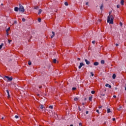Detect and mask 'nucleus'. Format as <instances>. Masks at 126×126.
<instances>
[{
	"label": "nucleus",
	"instance_id": "c9c22d12",
	"mask_svg": "<svg viewBox=\"0 0 126 126\" xmlns=\"http://www.w3.org/2000/svg\"><path fill=\"white\" fill-rule=\"evenodd\" d=\"M120 26H123V23L120 22Z\"/></svg>",
	"mask_w": 126,
	"mask_h": 126
},
{
	"label": "nucleus",
	"instance_id": "f257e3e1",
	"mask_svg": "<svg viewBox=\"0 0 126 126\" xmlns=\"http://www.w3.org/2000/svg\"><path fill=\"white\" fill-rule=\"evenodd\" d=\"M109 16L107 17V23L114 24V16L111 15V12H109Z\"/></svg>",
	"mask_w": 126,
	"mask_h": 126
},
{
	"label": "nucleus",
	"instance_id": "f704fd0d",
	"mask_svg": "<svg viewBox=\"0 0 126 126\" xmlns=\"http://www.w3.org/2000/svg\"><path fill=\"white\" fill-rule=\"evenodd\" d=\"M117 8H120V5H117Z\"/></svg>",
	"mask_w": 126,
	"mask_h": 126
},
{
	"label": "nucleus",
	"instance_id": "1a4fd4ad",
	"mask_svg": "<svg viewBox=\"0 0 126 126\" xmlns=\"http://www.w3.org/2000/svg\"><path fill=\"white\" fill-rule=\"evenodd\" d=\"M94 65H95V66H97V65H99V62H94Z\"/></svg>",
	"mask_w": 126,
	"mask_h": 126
},
{
	"label": "nucleus",
	"instance_id": "f3484780",
	"mask_svg": "<svg viewBox=\"0 0 126 126\" xmlns=\"http://www.w3.org/2000/svg\"><path fill=\"white\" fill-rule=\"evenodd\" d=\"M122 109H123V107L120 106L119 108H118L117 109V110H118V111H121V110H122Z\"/></svg>",
	"mask_w": 126,
	"mask_h": 126
},
{
	"label": "nucleus",
	"instance_id": "de8ad7c7",
	"mask_svg": "<svg viewBox=\"0 0 126 126\" xmlns=\"http://www.w3.org/2000/svg\"><path fill=\"white\" fill-rule=\"evenodd\" d=\"M39 88L40 89H41V88H42V86L39 87Z\"/></svg>",
	"mask_w": 126,
	"mask_h": 126
},
{
	"label": "nucleus",
	"instance_id": "20e7f679",
	"mask_svg": "<svg viewBox=\"0 0 126 126\" xmlns=\"http://www.w3.org/2000/svg\"><path fill=\"white\" fill-rule=\"evenodd\" d=\"M83 65H84V63H80V65L79 66L78 68L80 69V68H81Z\"/></svg>",
	"mask_w": 126,
	"mask_h": 126
},
{
	"label": "nucleus",
	"instance_id": "5fc2aeb1",
	"mask_svg": "<svg viewBox=\"0 0 126 126\" xmlns=\"http://www.w3.org/2000/svg\"><path fill=\"white\" fill-rule=\"evenodd\" d=\"M1 5H3V4L2 3L1 4Z\"/></svg>",
	"mask_w": 126,
	"mask_h": 126
},
{
	"label": "nucleus",
	"instance_id": "aec40b11",
	"mask_svg": "<svg viewBox=\"0 0 126 126\" xmlns=\"http://www.w3.org/2000/svg\"><path fill=\"white\" fill-rule=\"evenodd\" d=\"M28 64L29 65H31V64H32V62H31V61H29Z\"/></svg>",
	"mask_w": 126,
	"mask_h": 126
},
{
	"label": "nucleus",
	"instance_id": "0eeeda50",
	"mask_svg": "<svg viewBox=\"0 0 126 126\" xmlns=\"http://www.w3.org/2000/svg\"><path fill=\"white\" fill-rule=\"evenodd\" d=\"M106 87H109V88H112V86L110 85L109 84H106L105 85Z\"/></svg>",
	"mask_w": 126,
	"mask_h": 126
},
{
	"label": "nucleus",
	"instance_id": "2f4dec72",
	"mask_svg": "<svg viewBox=\"0 0 126 126\" xmlns=\"http://www.w3.org/2000/svg\"><path fill=\"white\" fill-rule=\"evenodd\" d=\"M86 5L89 6V3L88 2H87L86 3Z\"/></svg>",
	"mask_w": 126,
	"mask_h": 126
},
{
	"label": "nucleus",
	"instance_id": "3c124183",
	"mask_svg": "<svg viewBox=\"0 0 126 126\" xmlns=\"http://www.w3.org/2000/svg\"><path fill=\"white\" fill-rule=\"evenodd\" d=\"M101 95L102 96H105V94H102Z\"/></svg>",
	"mask_w": 126,
	"mask_h": 126
},
{
	"label": "nucleus",
	"instance_id": "58836bf2",
	"mask_svg": "<svg viewBox=\"0 0 126 126\" xmlns=\"http://www.w3.org/2000/svg\"><path fill=\"white\" fill-rule=\"evenodd\" d=\"M89 113V112L88 111H86V114H87V115H88V114Z\"/></svg>",
	"mask_w": 126,
	"mask_h": 126
},
{
	"label": "nucleus",
	"instance_id": "f8f14e48",
	"mask_svg": "<svg viewBox=\"0 0 126 126\" xmlns=\"http://www.w3.org/2000/svg\"><path fill=\"white\" fill-rule=\"evenodd\" d=\"M44 108L45 107H44V106L43 105V104L40 105V109H41V110H43Z\"/></svg>",
	"mask_w": 126,
	"mask_h": 126
},
{
	"label": "nucleus",
	"instance_id": "b1692460",
	"mask_svg": "<svg viewBox=\"0 0 126 126\" xmlns=\"http://www.w3.org/2000/svg\"><path fill=\"white\" fill-rule=\"evenodd\" d=\"M64 4H65V5H66V6H67V5H68V3H67V2H64Z\"/></svg>",
	"mask_w": 126,
	"mask_h": 126
},
{
	"label": "nucleus",
	"instance_id": "cd10ccee",
	"mask_svg": "<svg viewBox=\"0 0 126 126\" xmlns=\"http://www.w3.org/2000/svg\"><path fill=\"white\" fill-rule=\"evenodd\" d=\"M22 20L23 22H25L26 20L25 18H22Z\"/></svg>",
	"mask_w": 126,
	"mask_h": 126
},
{
	"label": "nucleus",
	"instance_id": "72a5a7b5",
	"mask_svg": "<svg viewBox=\"0 0 126 126\" xmlns=\"http://www.w3.org/2000/svg\"><path fill=\"white\" fill-rule=\"evenodd\" d=\"M72 90H76V88H75V87H73V88H72Z\"/></svg>",
	"mask_w": 126,
	"mask_h": 126
},
{
	"label": "nucleus",
	"instance_id": "a18cd8bd",
	"mask_svg": "<svg viewBox=\"0 0 126 126\" xmlns=\"http://www.w3.org/2000/svg\"><path fill=\"white\" fill-rule=\"evenodd\" d=\"M117 97V96L116 95H113V98H116Z\"/></svg>",
	"mask_w": 126,
	"mask_h": 126
},
{
	"label": "nucleus",
	"instance_id": "9b49d317",
	"mask_svg": "<svg viewBox=\"0 0 126 126\" xmlns=\"http://www.w3.org/2000/svg\"><path fill=\"white\" fill-rule=\"evenodd\" d=\"M52 34H53V35H51V38H53V37H55V35L56 33H55V32H52Z\"/></svg>",
	"mask_w": 126,
	"mask_h": 126
},
{
	"label": "nucleus",
	"instance_id": "f03ea898",
	"mask_svg": "<svg viewBox=\"0 0 126 126\" xmlns=\"http://www.w3.org/2000/svg\"><path fill=\"white\" fill-rule=\"evenodd\" d=\"M19 11H21L22 12H24L25 11V9H24V7L22 6L21 4H19Z\"/></svg>",
	"mask_w": 126,
	"mask_h": 126
},
{
	"label": "nucleus",
	"instance_id": "4c0bfd02",
	"mask_svg": "<svg viewBox=\"0 0 126 126\" xmlns=\"http://www.w3.org/2000/svg\"><path fill=\"white\" fill-rule=\"evenodd\" d=\"M6 35L7 36H8V35H9V33H8V32H6Z\"/></svg>",
	"mask_w": 126,
	"mask_h": 126
},
{
	"label": "nucleus",
	"instance_id": "ddd939ff",
	"mask_svg": "<svg viewBox=\"0 0 126 126\" xmlns=\"http://www.w3.org/2000/svg\"><path fill=\"white\" fill-rule=\"evenodd\" d=\"M33 8H34V9H36V10H37V9H39V7H38V6H34L33 7Z\"/></svg>",
	"mask_w": 126,
	"mask_h": 126
},
{
	"label": "nucleus",
	"instance_id": "473e14b6",
	"mask_svg": "<svg viewBox=\"0 0 126 126\" xmlns=\"http://www.w3.org/2000/svg\"><path fill=\"white\" fill-rule=\"evenodd\" d=\"M41 20L40 18H39V19H38V22H41Z\"/></svg>",
	"mask_w": 126,
	"mask_h": 126
},
{
	"label": "nucleus",
	"instance_id": "ea45409f",
	"mask_svg": "<svg viewBox=\"0 0 126 126\" xmlns=\"http://www.w3.org/2000/svg\"><path fill=\"white\" fill-rule=\"evenodd\" d=\"M115 46H116V47H118V46H119V44L116 43V44H115Z\"/></svg>",
	"mask_w": 126,
	"mask_h": 126
},
{
	"label": "nucleus",
	"instance_id": "dca6fc26",
	"mask_svg": "<svg viewBox=\"0 0 126 126\" xmlns=\"http://www.w3.org/2000/svg\"><path fill=\"white\" fill-rule=\"evenodd\" d=\"M124 2H125V1L124 0H121V4L122 5H124Z\"/></svg>",
	"mask_w": 126,
	"mask_h": 126
},
{
	"label": "nucleus",
	"instance_id": "e433bc0d",
	"mask_svg": "<svg viewBox=\"0 0 126 126\" xmlns=\"http://www.w3.org/2000/svg\"><path fill=\"white\" fill-rule=\"evenodd\" d=\"M79 126H82V124L81 123H80L79 124Z\"/></svg>",
	"mask_w": 126,
	"mask_h": 126
},
{
	"label": "nucleus",
	"instance_id": "39448f33",
	"mask_svg": "<svg viewBox=\"0 0 126 126\" xmlns=\"http://www.w3.org/2000/svg\"><path fill=\"white\" fill-rule=\"evenodd\" d=\"M101 11H103V7H104V4L102 3L99 6Z\"/></svg>",
	"mask_w": 126,
	"mask_h": 126
},
{
	"label": "nucleus",
	"instance_id": "c85d7f7f",
	"mask_svg": "<svg viewBox=\"0 0 126 126\" xmlns=\"http://www.w3.org/2000/svg\"><path fill=\"white\" fill-rule=\"evenodd\" d=\"M91 93H92V94H95V91H91Z\"/></svg>",
	"mask_w": 126,
	"mask_h": 126
},
{
	"label": "nucleus",
	"instance_id": "8fccbe9b",
	"mask_svg": "<svg viewBox=\"0 0 126 126\" xmlns=\"http://www.w3.org/2000/svg\"><path fill=\"white\" fill-rule=\"evenodd\" d=\"M125 90H126V85H125Z\"/></svg>",
	"mask_w": 126,
	"mask_h": 126
},
{
	"label": "nucleus",
	"instance_id": "7c9ffc66",
	"mask_svg": "<svg viewBox=\"0 0 126 126\" xmlns=\"http://www.w3.org/2000/svg\"><path fill=\"white\" fill-rule=\"evenodd\" d=\"M15 119H18L19 117L17 115L15 116Z\"/></svg>",
	"mask_w": 126,
	"mask_h": 126
},
{
	"label": "nucleus",
	"instance_id": "bb28decb",
	"mask_svg": "<svg viewBox=\"0 0 126 126\" xmlns=\"http://www.w3.org/2000/svg\"><path fill=\"white\" fill-rule=\"evenodd\" d=\"M49 109H53V105H50L49 106Z\"/></svg>",
	"mask_w": 126,
	"mask_h": 126
},
{
	"label": "nucleus",
	"instance_id": "864d4df0",
	"mask_svg": "<svg viewBox=\"0 0 126 126\" xmlns=\"http://www.w3.org/2000/svg\"><path fill=\"white\" fill-rule=\"evenodd\" d=\"M70 126H73V125H70Z\"/></svg>",
	"mask_w": 126,
	"mask_h": 126
},
{
	"label": "nucleus",
	"instance_id": "6ab92c4d",
	"mask_svg": "<svg viewBox=\"0 0 126 126\" xmlns=\"http://www.w3.org/2000/svg\"><path fill=\"white\" fill-rule=\"evenodd\" d=\"M101 64H104V63H105V61L101 60Z\"/></svg>",
	"mask_w": 126,
	"mask_h": 126
},
{
	"label": "nucleus",
	"instance_id": "09e8293b",
	"mask_svg": "<svg viewBox=\"0 0 126 126\" xmlns=\"http://www.w3.org/2000/svg\"><path fill=\"white\" fill-rule=\"evenodd\" d=\"M101 108H102V106H100L99 107V109H101Z\"/></svg>",
	"mask_w": 126,
	"mask_h": 126
},
{
	"label": "nucleus",
	"instance_id": "79ce46f5",
	"mask_svg": "<svg viewBox=\"0 0 126 126\" xmlns=\"http://www.w3.org/2000/svg\"><path fill=\"white\" fill-rule=\"evenodd\" d=\"M92 43L94 44H95V41H93Z\"/></svg>",
	"mask_w": 126,
	"mask_h": 126
},
{
	"label": "nucleus",
	"instance_id": "6e6d98bb",
	"mask_svg": "<svg viewBox=\"0 0 126 126\" xmlns=\"http://www.w3.org/2000/svg\"><path fill=\"white\" fill-rule=\"evenodd\" d=\"M2 120H3V117H2Z\"/></svg>",
	"mask_w": 126,
	"mask_h": 126
},
{
	"label": "nucleus",
	"instance_id": "a211bd4d",
	"mask_svg": "<svg viewBox=\"0 0 126 126\" xmlns=\"http://www.w3.org/2000/svg\"><path fill=\"white\" fill-rule=\"evenodd\" d=\"M112 78L115 79L116 78V74H113L112 76Z\"/></svg>",
	"mask_w": 126,
	"mask_h": 126
},
{
	"label": "nucleus",
	"instance_id": "4be33fe9",
	"mask_svg": "<svg viewBox=\"0 0 126 126\" xmlns=\"http://www.w3.org/2000/svg\"><path fill=\"white\" fill-rule=\"evenodd\" d=\"M89 101H92V96H90L89 98Z\"/></svg>",
	"mask_w": 126,
	"mask_h": 126
},
{
	"label": "nucleus",
	"instance_id": "7ed1b4c3",
	"mask_svg": "<svg viewBox=\"0 0 126 126\" xmlns=\"http://www.w3.org/2000/svg\"><path fill=\"white\" fill-rule=\"evenodd\" d=\"M4 78L5 80L6 78L7 79H8V80L9 81H11L12 80V77H9L7 76H5L4 77Z\"/></svg>",
	"mask_w": 126,
	"mask_h": 126
},
{
	"label": "nucleus",
	"instance_id": "423d86ee",
	"mask_svg": "<svg viewBox=\"0 0 126 126\" xmlns=\"http://www.w3.org/2000/svg\"><path fill=\"white\" fill-rule=\"evenodd\" d=\"M85 62L86 64H88V65L90 64V62L88 61V60L87 59H85Z\"/></svg>",
	"mask_w": 126,
	"mask_h": 126
},
{
	"label": "nucleus",
	"instance_id": "a19ab883",
	"mask_svg": "<svg viewBox=\"0 0 126 126\" xmlns=\"http://www.w3.org/2000/svg\"><path fill=\"white\" fill-rule=\"evenodd\" d=\"M112 120H113V121H116V118H113V119H112Z\"/></svg>",
	"mask_w": 126,
	"mask_h": 126
},
{
	"label": "nucleus",
	"instance_id": "603ef678",
	"mask_svg": "<svg viewBox=\"0 0 126 126\" xmlns=\"http://www.w3.org/2000/svg\"><path fill=\"white\" fill-rule=\"evenodd\" d=\"M78 61H80V58H78Z\"/></svg>",
	"mask_w": 126,
	"mask_h": 126
},
{
	"label": "nucleus",
	"instance_id": "4d7b16f0",
	"mask_svg": "<svg viewBox=\"0 0 126 126\" xmlns=\"http://www.w3.org/2000/svg\"><path fill=\"white\" fill-rule=\"evenodd\" d=\"M15 23H16V22H15Z\"/></svg>",
	"mask_w": 126,
	"mask_h": 126
},
{
	"label": "nucleus",
	"instance_id": "6e6552de",
	"mask_svg": "<svg viewBox=\"0 0 126 126\" xmlns=\"http://www.w3.org/2000/svg\"><path fill=\"white\" fill-rule=\"evenodd\" d=\"M19 10V8H18V7H15L14 8V11H15L17 12V11H18Z\"/></svg>",
	"mask_w": 126,
	"mask_h": 126
},
{
	"label": "nucleus",
	"instance_id": "a878e982",
	"mask_svg": "<svg viewBox=\"0 0 126 126\" xmlns=\"http://www.w3.org/2000/svg\"><path fill=\"white\" fill-rule=\"evenodd\" d=\"M74 101H78V98L77 97H75L74 99Z\"/></svg>",
	"mask_w": 126,
	"mask_h": 126
},
{
	"label": "nucleus",
	"instance_id": "4468645a",
	"mask_svg": "<svg viewBox=\"0 0 126 126\" xmlns=\"http://www.w3.org/2000/svg\"><path fill=\"white\" fill-rule=\"evenodd\" d=\"M41 13H42V9H39L38 13V15H40V14H41Z\"/></svg>",
	"mask_w": 126,
	"mask_h": 126
},
{
	"label": "nucleus",
	"instance_id": "37998d69",
	"mask_svg": "<svg viewBox=\"0 0 126 126\" xmlns=\"http://www.w3.org/2000/svg\"><path fill=\"white\" fill-rule=\"evenodd\" d=\"M96 113H98V114H99V110H96Z\"/></svg>",
	"mask_w": 126,
	"mask_h": 126
},
{
	"label": "nucleus",
	"instance_id": "5701e85b",
	"mask_svg": "<svg viewBox=\"0 0 126 126\" xmlns=\"http://www.w3.org/2000/svg\"><path fill=\"white\" fill-rule=\"evenodd\" d=\"M53 63H57V59H54V60H53Z\"/></svg>",
	"mask_w": 126,
	"mask_h": 126
},
{
	"label": "nucleus",
	"instance_id": "c03bdc74",
	"mask_svg": "<svg viewBox=\"0 0 126 126\" xmlns=\"http://www.w3.org/2000/svg\"><path fill=\"white\" fill-rule=\"evenodd\" d=\"M10 42H11V40H8V43H10Z\"/></svg>",
	"mask_w": 126,
	"mask_h": 126
},
{
	"label": "nucleus",
	"instance_id": "49530a36",
	"mask_svg": "<svg viewBox=\"0 0 126 126\" xmlns=\"http://www.w3.org/2000/svg\"><path fill=\"white\" fill-rule=\"evenodd\" d=\"M82 105H83H83H85V103L84 102H83Z\"/></svg>",
	"mask_w": 126,
	"mask_h": 126
},
{
	"label": "nucleus",
	"instance_id": "412c9836",
	"mask_svg": "<svg viewBox=\"0 0 126 126\" xmlns=\"http://www.w3.org/2000/svg\"><path fill=\"white\" fill-rule=\"evenodd\" d=\"M107 113H111V109L110 108L107 109Z\"/></svg>",
	"mask_w": 126,
	"mask_h": 126
},
{
	"label": "nucleus",
	"instance_id": "393cba45",
	"mask_svg": "<svg viewBox=\"0 0 126 126\" xmlns=\"http://www.w3.org/2000/svg\"><path fill=\"white\" fill-rule=\"evenodd\" d=\"M9 30H10V28H8L6 30V32H8V31H9Z\"/></svg>",
	"mask_w": 126,
	"mask_h": 126
},
{
	"label": "nucleus",
	"instance_id": "2eb2a0df",
	"mask_svg": "<svg viewBox=\"0 0 126 126\" xmlns=\"http://www.w3.org/2000/svg\"><path fill=\"white\" fill-rule=\"evenodd\" d=\"M3 46H4L3 43H1V44L0 45V50H1V48H2V47H3Z\"/></svg>",
	"mask_w": 126,
	"mask_h": 126
},
{
	"label": "nucleus",
	"instance_id": "9d476101",
	"mask_svg": "<svg viewBox=\"0 0 126 126\" xmlns=\"http://www.w3.org/2000/svg\"><path fill=\"white\" fill-rule=\"evenodd\" d=\"M6 92L7 93L8 98H10V95H9V91H8V90H6Z\"/></svg>",
	"mask_w": 126,
	"mask_h": 126
},
{
	"label": "nucleus",
	"instance_id": "c756f323",
	"mask_svg": "<svg viewBox=\"0 0 126 126\" xmlns=\"http://www.w3.org/2000/svg\"><path fill=\"white\" fill-rule=\"evenodd\" d=\"M91 74L92 76H94V74L93 73V72H91Z\"/></svg>",
	"mask_w": 126,
	"mask_h": 126
}]
</instances>
